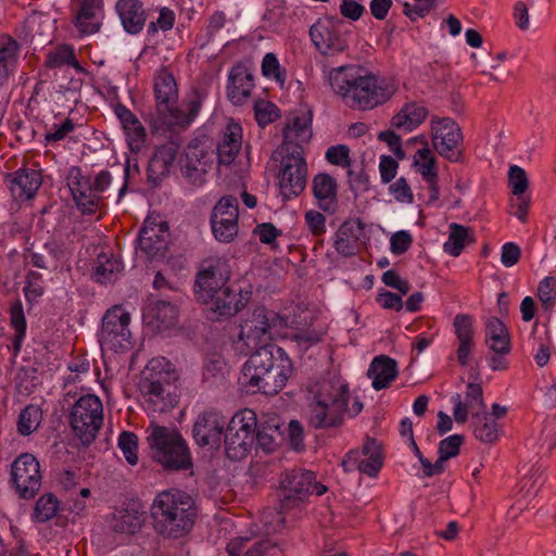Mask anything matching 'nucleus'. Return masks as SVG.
Returning <instances> with one entry per match:
<instances>
[{
    "label": "nucleus",
    "mask_w": 556,
    "mask_h": 556,
    "mask_svg": "<svg viewBox=\"0 0 556 556\" xmlns=\"http://www.w3.org/2000/svg\"><path fill=\"white\" fill-rule=\"evenodd\" d=\"M332 90L352 109L371 110L387 102L395 92L393 81L379 78L355 65L332 68L328 73Z\"/></svg>",
    "instance_id": "obj_1"
},
{
    "label": "nucleus",
    "mask_w": 556,
    "mask_h": 556,
    "mask_svg": "<svg viewBox=\"0 0 556 556\" xmlns=\"http://www.w3.org/2000/svg\"><path fill=\"white\" fill-rule=\"evenodd\" d=\"M292 374V363L276 344L258 346L242 368V383L253 393L277 394Z\"/></svg>",
    "instance_id": "obj_2"
},
{
    "label": "nucleus",
    "mask_w": 556,
    "mask_h": 556,
    "mask_svg": "<svg viewBox=\"0 0 556 556\" xmlns=\"http://www.w3.org/2000/svg\"><path fill=\"white\" fill-rule=\"evenodd\" d=\"M350 388L340 377L324 380L308 405V425L315 429L339 428L345 414L357 416L363 409L362 401L356 396L349 406Z\"/></svg>",
    "instance_id": "obj_3"
},
{
    "label": "nucleus",
    "mask_w": 556,
    "mask_h": 556,
    "mask_svg": "<svg viewBox=\"0 0 556 556\" xmlns=\"http://www.w3.org/2000/svg\"><path fill=\"white\" fill-rule=\"evenodd\" d=\"M327 488L316 481L313 471L294 468L283 472L280 477L278 491L279 509L265 511L263 520L267 532H276L285 525L283 514L299 507L311 494L323 495Z\"/></svg>",
    "instance_id": "obj_4"
},
{
    "label": "nucleus",
    "mask_w": 556,
    "mask_h": 556,
    "mask_svg": "<svg viewBox=\"0 0 556 556\" xmlns=\"http://www.w3.org/2000/svg\"><path fill=\"white\" fill-rule=\"evenodd\" d=\"M177 372L164 357L152 358L146 366L140 391L146 406L153 413H165L178 403Z\"/></svg>",
    "instance_id": "obj_5"
},
{
    "label": "nucleus",
    "mask_w": 556,
    "mask_h": 556,
    "mask_svg": "<svg viewBox=\"0 0 556 556\" xmlns=\"http://www.w3.org/2000/svg\"><path fill=\"white\" fill-rule=\"evenodd\" d=\"M152 514L160 533L174 539L186 535L192 529L197 515L194 501L180 490L159 494Z\"/></svg>",
    "instance_id": "obj_6"
},
{
    "label": "nucleus",
    "mask_w": 556,
    "mask_h": 556,
    "mask_svg": "<svg viewBox=\"0 0 556 556\" xmlns=\"http://www.w3.org/2000/svg\"><path fill=\"white\" fill-rule=\"evenodd\" d=\"M147 432L152 458L166 470H188L192 457L181 433L170 427L151 425Z\"/></svg>",
    "instance_id": "obj_7"
},
{
    "label": "nucleus",
    "mask_w": 556,
    "mask_h": 556,
    "mask_svg": "<svg viewBox=\"0 0 556 556\" xmlns=\"http://www.w3.org/2000/svg\"><path fill=\"white\" fill-rule=\"evenodd\" d=\"M256 425V415L251 409L240 410L232 416L225 432L228 458L240 460L248 456L255 443Z\"/></svg>",
    "instance_id": "obj_8"
},
{
    "label": "nucleus",
    "mask_w": 556,
    "mask_h": 556,
    "mask_svg": "<svg viewBox=\"0 0 556 556\" xmlns=\"http://www.w3.org/2000/svg\"><path fill=\"white\" fill-rule=\"evenodd\" d=\"M103 424V405L93 394L80 396L73 405L70 425L84 445L94 441Z\"/></svg>",
    "instance_id": "obj_9"
},
{
    "label": "nucleus",
    "mask_w": 556,
    "mask_h": 556,
    "mask_svg": "<svg viewBox=\"0 0 556 556\" xmlns=\"http://www.w3.org/2000/svg\"><path fill=\"white\" fill-rule=\"evenodd\" d=\"M130 314L122 306H113L102 318L99 342L102 350L125 352L131 349Z\"/></svg>",
    "instance_id": "obj_10"
},
{
    "label": "nucleus",
    "mask_w": 556,
    "mask_h": 556,
    "mask_svg": "<svg viewBox=\"0 0 556 556\" xmlns=\"http://www.w3.org/2000/svg\"><path fill=\"white\" fill-rule=\"evenodd\" d=\"M283 156L278 175L279 188L285 199L299 195L305 188L307 166L299 144L281 149Z\"/></svg>",
    "instance_id": "obj_11"
},
{
    "label": "nucleus",
    "mask_w": 556,
    "mask_h": 556,
    "mask_svg": "<svg viewBox=\"0 0 556 556\" xmlns=\"http://www.w3.org/2000/svg\"><path fill=\"white\" fill-rule=\"evenodd\" d=\"M350 29L346 22L339 17H324L309 28L315 47L323 54H337L349 47Z\"/></svg>",
    "instance_id": "obj_12"
},
{
    "label": "nucleus",
    "mask_w": 556,
    "mask_h": 556,
    "mask_svg": "<svg viewBox=\"0 0 556 556\" xmlns=\"http://www.w3.org/2000/svg\"><path fill=\"white\" fill-rule=\"evenodd\" d=\"M214 155L215 151L208 138H195L190 141L179 161L180 172L189 184L203 185L205 174L213 165Z\"/></svg>",
    "instance_id": "obj_13"
},
{
    "label": "nucleus",
    "mask_w": 556,
    "mask_h": 556,
    "mask_svg": "<svg viewBox=\"0 0 556 556\" xmlns=\"http://www.w3.org/2000/svg\"><path fill=\"white\" fill-rule=\"evenodd\" d=\"M42 475L38 459L30 453H22L11 465L12 486L23 500L34 498L41 488Z\"/></svg>",
    "instance_id": "obj_14"
},
{
    "label": "nucleus",
    "mask_w": 556,
    "mask_h": 556,
    "mask_svg": "<svg viewBox=\"0 0 556 556\" xmlns=\"http://www.w3.org/2000/svg\"><path fill=\"white\" fill-rule=\"evenodd\" d=\"M431 139L434 150L450 162L462 159L463 134L458 124L450 117H435L431 121Z\"/></svg>",
    "instance_id": "obj_15"
},
{
    "label": "nucleus",
    "mask_w": 556,
    "mask_h": 556,
    "mask_svg": "<svg viewBox=\"0 0 556 556\" xmlns=\"http://www.w3.org/2000/svg\"><path fill=\"white\" fill-rule=\"evenodd\" d=\"M230 278V266L224 258L210 261L197 276L195 292L198 299L205 304L214 300L228 285Z\"/></svg>",
    "instance_id": "obj_16"
},
{
    "label": "nucleus",
    "mask_w": 556,
    "mask_h": 556,
    "mask_svg": "<svg viewBox=\"0 0 556 556\" xmlns=\"http://www.w3.org/2000/svg\"><path fill=\"white\" fill-rule=\"evenodd\" d=\"M281 325L278 314L263 307L256 308L253 317L241 327L240 339L249 349L270 344L274 328Z\"/></svg>",
    "instance_id": "obj_17"
},
{
    "label": "nucleus",
    "mask_w": 556,
    "mask_h": 556,
    "mask_svg": "<svg viewBox=\"0 0 556 556\" xmlns=\"http://www.w3.org/2000/svg\"><path fill=\"white\" fill-rule=\"evenodd\" d=\"M239 205L233 195H225L213 207L211 226L220 242H230L238 233Z\"/></svg>",
    "instance_id": "obj_18"
},
{
    "label": "nucleus",
    "mask_w": 556,
    "mask_h": 556,
    "mask_svg": "<svg viewBox=\"0 0 556 556\" xmlns=\"http://www.w3.org/2000/svg\"><path fill=\"white\" fill-rule=\"evenodd\" d=\"M228 425L227 418L216 410L200 414L193 425V438L200 446L218 448Z\"/></svg>",
    "instance_id": "obj_19"
},
{
    "label": "nucleus",
    "mask_w": 556,
    "mask_h": 556,
    "mask_svg": "<svg viewBox=\"0 0 556 556\" xmlns=\"http://www.w3.org/2000/svg\"><path fill=\"white\" fill-rule=\"evenodd\" d=\"M362 453L365 458L359 459V451L349 452L342 460L344 470L351 471L353 468H357L364 475L376 477L383 465L381 444L377 440L368 438Z\"/></svg>",
    "instance_id": "obj_20"
},
{
    "label": "nucleus",
    "mask_w": 556,
    "mask_h": 556,
    "mask_svg": "<svg viewBox=\"0 0 556 556\" xmlns=\"http://www.w3.org/2000/svg\"><path fill=\"white\" fill-rule=\"evenodd\" d=\"M252 294L249 285H227L208 304L211 309L222 317H230L241 311L250 301Z\"/></svg>",
    "instance_id": "obj_21"
},
{
    "label": "nucleus",
    "mask_w": 556,
    "mask_h": 556,
    "mask_svg": "<svg viewBox=\"0 0 556 556\" xmlns=\"http://www.w3.org/2000/svg\"><path fill=\"white\" fill-rule=\"evenodd\" d=\"M168 226L165 222L146 219L138 237L139 250L149 258L163 255L168 244Z\"/></svg>",
    "instance_id": "obj_22"
},
{
    "label": "nucleus",
    "mask_w": 556,
    "mask_h": 556,
    "mask_svg": "<svg viewBox=\"0 0 556 556\" xmlns=\"http://www.w3.org/2000/svg\"><path fill=\"white\" fill-rule=\"evenodd\" d=\"M77 207L84 214H92L98 208L99 197L93 193L90 177L83 176L79 168L70 172L67 182Z\"/></svg>",
    "instance_id": "obj_23"
},
{
    "label": "nucleus",
    "mask_w": 556,
    "mask_h": 556,
    "mask_svg": "<svg viewBox=\"0 0 556 556\" xmlns=\"http://www.w3.org/2000/svg\"><path fill=\"white\" fill-rule=\"evenodd\" d=\"M185 105L186 109H180L176 106V103H170L168 105V110L156 111L162 118V122L168 127L187 128L191 125L201 110L202 99L200 94H192Z\"/></svg>",
    "instance_id": "obj_24"
},
{
    "label": "nucleus",
    "mask_w": 556,
    "mask_h": 556,
    "mask_svg": "<svg viewBox=\"0 0 556 556\" xmlns=\"http://www.w3.org/2000/svg\"><path fill=\"white\" fill-rule=\"evenodd\" d=\"M451 402L454 405V419L458 424H464L468 419L469 413L483 412L486 408L481 386L472 382L467 384L465 401L462 400L459 393H455L452 395Z\"/></svg>",
    "instance_id": "obj_25"
},
{
    "label": "nucleus",
    "mask_w": 556,
    "mask_h": 556,
    "mask_svg": "<svg viewBox=\"0 0 556 556\" xmlns=\"http://www.w3.org/2000/svg\"><path fill=\"white\" fill-rule=\"evenodd\" d=\"M115 11L124 30L130 35L139 34L148 20V11L139 0H118Z\"/></svg>",
    "instance_id": "obj_26"
},
{
    "label": "nucleus",
    "mask_w": 556,
    "mask_h": 556,
    "mask_svg": "<svg viewBox=\"0 0 556 556\" xmlns=\"http://www.w3.org/2000/svg\"><path fill=\"white\" fill-rule=\"evenodd\" d=\"M414 141H420L424 148L417 150L414 155L413 165L417 172L421 175L422 179L429 184L431 191V199L439 198L438 188V172L435 168L437 160L431 150L428 148V141L424 136H419L413 139Z\"/></svg>",
    "instance_id": "obj_27"
},
{
    "label": "nucleus",
    "mask_w": 556,
    "mask_h": 556,
    "mask_svg": "<svg viewBox=\"0 0 556 556\" xmlns=\"http://www.w3.org/2000/svg\"><path fill=\"white\" fill-rule=\"evenodd\" d=\"M364 227V223L358 218L345 220L334 236L336 251L345 257L355 255L358 251V241Z\"/></svg>",
    "instance_id": "obj_28"
},
{
    "label": "nucleus",
    "mask_w": 556,
    "mask_h": 556,
    "mask_svg": "<svg viewBox=\"0 0 556 556\" xmlns=\"http://www.w3.org/2000/svg\"><path fill=\"white\" fill-rule=\"evenodd\" d=\"M13 198L16 200L31 199L41 186V175L31 168H20L8 178Z\"/></svg>",
    "instance_id": "obj_29"
},
{
    "label": "nucleus",
    "mask_w": 556,
    "mask_h": 556,
    "mask_svg": "<svg viewBox=\"0 0 556 556\" xmlns=\"http://www.w3.org/2000/svg\"><path fill=\"white\" fill-rule=\"evenodd\" d=\"M115 114L123 126L131 152L140 151L147 138L146 128L141 122L123 104L115 106Z\"/></svg>",
    "instance_id": "obj_30"
},
{
    "label": "nucleus",
    "mask_w": 556,
    "mask_h": 556,
    "mask_svg": "<svg viewBox=\"0 0 556 556\" xmlns=\"http://www.w3.org/2000/svg\"><path fill=\"white\" fill-rule=\"evenodd\" d=\"M228 98L241 105L251 96L254 88L253 75L244 65H236L229 73Z\"/></svg>",
    "instance_id": "obj_31"
},
{
    "label": "nucleus",
    "mask_w": 556,
    "mask_h": 556,
    "mask_svg": "<svg viewBox=\"0 0 556 556\" xmlns=\"http://www.w3.org/2000/svg\"><path fill=\"white\" fill-rule=\"evenodd\" d=\"M143 522L144 511L138 503L132 502L113 514L111 528L117 533L134 534L140 530Z\"/></svg>",
    "instance_id": "obj_32"
},
{
    "label": "nucleus",
    "mask_w": 556,
    "mask_h": 556,
    "mask_svg": "<svg viewBox=\"0 0 556 556\" xmlns=\"http://www.w3.org/2000/svg\"><path fill=\"white\" fill-rule=\"evenodd\" d=\"M242 147V127L229 122L220 142L217 144V161L219 165H230Z\"/></svg>",
    "instance_id": "obj_33"
},
{
    "label": "nucleus",
    "mask_w": 556,
    "mask_h": 556,
    "mask_svg": "<svg viewBox=\"0 0 556 556\" xmlns=\"http://www.w3.org/2000/svg\"><path fill=\"white\" fill-rule=\"evenodd\" d=\"M177 152V147L174 143L163 144L155 149L148 166L149 181L155 186L169 173Z\"/></svg>",
    "instance_id": "obj_34"
},
{
    "label": "nucleus",
    "mask_w": 556,
    "mask_h": 556,
    "mask_svg": "<svg viewBox=\"0 0 556 556\" xmlns=\"http://www.w3.org/2000/svg\"><path fill=\"white\" fill-rule=\"evenodd\" d=\"M397 374V363L387 355L376 356L367 371V376L372 380V388L377 391L388 388Z\"/></svg>",
    "instance_id": "obj_35"
},
{
    "label": "nucleus",
    "mask_w": 556,
    "mask_h": 556,
    "mask_svg": "<svg viewBox=\"0 0 556 556\" xmlns=\"http://www.w3.org/2000/svg\"><path fill=\"white\" fill-rule=\"evenodd\" d=\"M154 94L156 110H168L170 103H176L178 89L174 76L164 67L156 71L154 76Z\"/></svg>",
    "instance_id": "obj_36"
},
{
    "label": "nucleus",
    "mask_w": 556,
    "mask_h": 556,
    "mask_svg": "<svg viewBox=\"0 0 556 556\" xmlns=\"http://www.w3.org/2000/svg\"><path fill=\"white\" fill-rule=\"evenodd\" d=\"M102 0H83L76 14L75 26L83 35H91L101 25Z\"/></svg>",
    "instance_id": "obj_37"
},
{
    "label": "nucleus",
    "mask_w": 556,
    "mask_h": 556,
    "mask_svg": "<svg viewBox=\"0 0 556 556\" xmlns=\"http://www.w3.org/2000/svg\"><path fill=\"white\" fill-rule=\"evenodd\" d=\"M313 193L320 210L333 213L337 208V184L328 174H317L313 179Z\"/></svg>",
    "instance_id": "obj_38"
},
{
    "label": "nucleus",
    "mask_w": 556,
    "mask_h": 556,
    "mask_svg": "<svg viewBox=\"0 0 556 556\" xmlns=\"http://www.w3.org/2000/svg\"><path fill=\"white\" fill-rule=\"evenodd\" d=\"M428 115V110L415 102H409L392 117L391 125L399 131L410 132L424 123Z\"/></svg>",
    "instance_id": "obj_39"
},
{
    "label": "nucleus",
    "mask_w": 556,
    "mask_h": 556,
    "mask_svg": "<svg viewBox=\"0 0 556 556\" xmlns=\"http://www.w3.org/2000/svg\"><path fill=\"white\" fill-rule=\"evenodd\" d=\"M248 538H235L227 544L228 556H273L278 547L269 541H260L248 546Z\"/></svg>",
    "instance_id": "obj_40"
},
{
    "label": "nucleus",
    "mask_w": 556,
    "mask_h": 556,
    "mask_svg": "<svg viewBox=\"0 0 556 556\" xmlns=\"http://www.w3.org/2000/svg\"><path fill=\"white\" fill-rule=\"evenodd\" d=\"M312 137L311 117L306 114L293 116L283 130V144L281 149L307 142Z\"/></svg>",
    "instance_id": "obj_41"
},
{
    "label": "nucleus",
    "mask_w": 556,
    "mask_h": 556,
    "mask_svg": "<svg viewBox=\"0 0 556 556\" xmlns=\"http://www.w3.org/2000/svg\"><path fill=\"white\" fill-rule=\"evenodd\" d=\"M485 344L496 354H508L510 352L508 330L497 317H491L486 323Z\"/></svg>",
    "instance_id": "obj_42"
},
{
    "label": "nucleus",
    "mask_w": 556,
    "mask_h": 556,
    "mask_svg": "<svg viewBox=\"0 0 556 556\" xmlns=\"http://www.w3.org/2000/svg\"><path fill=\"white\" fill-rule=\"evenodd\" d=\"M450 232L447 241L443 244V250L452 256H458L464 248L473 242L472 230L469 227L452 223L448 226Z\"/></svg>",
    "instance_id": "obj_43"
},
{
    "label": "nucleus",
    "mask_w": 556,
    "mask_h": 556,
    "mask_svg": "<svg viewBox=\"0 0 556 556\" xmlns=\"http://www.w3.org/2000/svg\"><path fill=\"white\" fill-rule=\"evenodd\" d=\"M475 437L483 443H493L498 439V425L485 410L472 412Z\"/></svg>",
    "instance_id": "obj_44"
},
{
    "label": "nucleus",
    "mask_w": 556,
    "mask_h": 556,
    "mask_svg": "<svg viewBox=\"0 0 556 556\" xmlns=\"http://www.w3.org/2000/svg\"><path fill=\"white\" fill-rule=\"evenodd\" d=\"M17 42L11 38L0 40V88L4 86L14 71L17 60Z\"/></svg>",
    "instance_id": "obj_45"
},
{
    "label": "nucleus",
    "mask_w": 556,
    "mask_h": 556,
    "mask_svg": "<svg viewBox=\"0 0 556 556\" xmlns=\"http://www.w3.org/2000/svg\"><path fill=\"white\" fill-rule=\"evenodd\" d=\"M123 265L115 257H109L106 254H100L94 267V279L100 283H109L116 279L122 271Z\"/></svg>",
    "instance_id": "obj_46"
},
{
    "label": "nucleus",
    "mask_w": 556,
    "mask_h": 556,
    "mask_svg": "<svg viewBox=\"0 0 556 556\" xmlns=\"http://www.w3.org/2000/svg\"><path fill=\"white\" fill-rule=\"evenodd\" d=\"M45 64L50 68H58L68 65L79 72H83V67L79 65L76 59L75 51L70 46H60L54 50L49 51L47 53Z\"/></svg>",
    "instance_id": "obj_47"
},
{
    "label": "nucleus",
    "mask_w": 556,
    "mask_h": 556,
    "mask_svg": "<svg viewBox=\"0 0 556 556\" xmlns=\"http://www.w3.org/2000/svg\"><path fill=\"white\" fill-rule=\"evenodd\" d=\"M10 321L11 326L15 330L13 339V348L15 352H18L22 346V342L26 336V318L24 315L23 304L20 300L15 301L10 308Z\"/></svg>",
    "instance_id": "obj_48"
},
{
    "label": "nucleus",
    "mask_w": 556,
    "mask_h": 556,
    "mask_svg": "<svg viewBox=\"0 0 556 556\" xmlns=\"http://www.w3.org/2000/svg\"><path fill=\"white\" fill-rule=\"evenodd\" d=\"M152 318L157 323V328L167 329L177 321L178 312L175 305L166 301H157L151 309Z\"/></svg>",
    "instance_id": "obj_49"
},
{
    "label": "nucleus",
    "mask_w": 556,
    "mask_h": 556,
    "mask_svg": "<svg viewBox=\"0 0 556 556\" xmlns=\"http://www.w3.org/2000/svg\"><path fill=\"white\" fill-rule=\"evenodd\" d=\"M42 412L36 405L26 406L18 416L17 430L22 435L33 433L39 427Z\"/></svg>",
    "instance_id": "obj_50"
},
{
    "label": "nucleus",
    "mask_w": 556,
    "mask_h": 556,
    "mask_svg": "<svg viewBox=\"0 0 556 556\" xmlns=\"http://www.w3.org/2000/svg\"><path fill=\"white\" fill-rule=\"evenodd\" d=\"M58 508V498L51 493L43 494L35 505L34 518L36 521L46 522L55 516Z\"/></svg>",
    "instance_id": "obj_51"
},
{
    "label": "nucleus",
    "mask_w": 556,
    "mask_h": 556,
    "mask_svg": "<svg viewBox=\"0 0 556 556\" xmlns=\"http://www.w3.org/2000/svg\"><path fill=\"white\" fill-rule=\"evenodd\" d=\"M538 296L542 308L552 312L556 303V278L545 277L538 286Z\"/></svg>",
    "instance_id": "obj_52"
},
{
    "label": "nucleus",
    "mask_w": 556,
    "mask_h": 556,
    "mask_svg": "<svg viewBox=\"0 0 556 556\" xmlns=\"http://www.w3.org/2000/svg\"><path fill=\"white\" fill-rule=\"evenodd\" d=\"M118 447L129 465L138 463V438L135 433L124 431L118 438Z\"/></svg>",
    "instance_id": "obj_53"
},
{
    "label": "nucleus",
    "mask_w": 556,
    "mask_h": 556,
    "mask_svg": "<svg viewBox=\"0 0 556 556\" xmlns=\"http://www.w3.org/2000/svg\"><path fill=\"white\" fill-rule=\"evenodd\" d=\"M278 108L274 103L267 101H258L254 106L255 119L261 127H265L278 118Z\"/></svg>",
    "instance_id": "obj_54"
},
{
    "label": "nucleus",
    "mask_w": 556,
    "mask_h": 556,
    "mask_svg": "<svg viewBox=\"0 0 556 556\" xmlns=\"http://www.w3.org/2000/svg\"><path fill=\"white\" fill-rule=\"evenodd\" d=\"M280 435L278 427L274 430L271 428L255 430V445L266 453L273 452L278 445L277 438Z\"/></svg>",
    "instance_id": "obj_55"
},
{
    "label": "nucleus",
    "mask_w": 556,
    "mask_h": 556,
    "mask_svg": "<svg viewBox=\"0 0 556 556\" xmlns=\"http://www.w3.org/2000/svg\"><path fill=\"white\" fill-rule=\"evenodd\" d=\"M453 325L459 342H472L473 329L471 316L458 314L455 316Z\"/></svg>",
    "instance_id": "obj_56"
},
{
    "label": "nucleus",
    "mask_w": 556,
    "mask_h": 556,
    "mask_svg": "<svg viewBox=\"0 0 556 556\" xmlns=\"http://www.w3.org/2000/svg\"><path fill=\"white\" fill-rule=\"evenodd\" d=\"M508 178L511 192L517 197L522 195L529 186L526 172L521 167L513 165L509 168Z\"/></svg>",
    "instance_id": "obj_57"
},
{
    "label": "nucleus",
    "mask_w": 556,
    "mask_h": 556,
    "mask_svg": "<svg viewBox=\"0 0 556 556\" xmlns=\"http://www.w3.org/2000/svg\"><path fill=\"white\" fill-rule=\"evenodd\" d=\"M463 442L464 437L460 434H453L443 439L439 443V455H442L443 459L456 457L459 454Z\"/></svg>",
    "instance_id": "obj_58"
},
{
    "label": "nucleus",
    "mask_w": 556,
    "mask_h": 556,
    "mask_svg": "<svg viewBox=\"0 0 556 556\" xmlns=\"http://www.w3.org/2000/svg\"><path fill=\"white\" fill-rule=\"evenodd\" d=\"M389 192L397 202L410 204L414 201L413 191L404 177H400L389 187Z\"/></svg>",
    "instance_id": "obj_59"
},
{
    "label": "nucleus",
    "mask_w": 556,
    "mask_h": 556,
    "mask_svg": "<svg viewBox=\"0 0 556 556\" xmlns=\"http://www.w3.org/2000/svg\"><path fill=\"white\" fill-rule=\"evenodd\" d=\"M175 23V14L172 10L167 8H162L160 11V15L156 22H150L148 25V34L154 35L162 29L163 31H167L173 28Z\"/></svg>",
    "instance_id": "obj_60"
},
{
    "label": "nucleus",
    "mask_w": 556,
    "mask_h": 556,
    "mask_svg": "<svg viewBox=\"0 0 556 556\" xmlns=\"http://www.w3.org/2000/svg\"><path fill=\"white\" fill-rule=\"evenodd\" d=\"M412 243V235L406 230H400L392 235L390 250L395 255H402L410 248Z\"/></svg>",
    "instance_id": "obj_61"
},
{
    "label": "nucleus",
    "mask_w": 556,
    "mask_h": 556,
    "mask_svg": "<svg viewBox=\"0 0 556 556\" xmlns=\"http://www.w3.org/2000/svg\"><path fill=\"white\" fill-rule=\"evenodd\" d=\"M262 73L265 77L275 78L277 81H283L285 76L280 72V64L274 53H266L262 62Z\"/></svg>",
    "instance_id": "obj_62"
},
{
    "label": "nucleus",
    "mask_w": 556,
    "mask_h": 556,
    "mask_svg": "<svg viewBox=\"0 0 556 556\" xmlns=\"http://www.w3.org/2000/svg\"><path fill=\"white\" fill-rule=\"evenodd\" d=\"M349 152L350 151L346 146H333L327 150L326 159L331 164L346 167L350 165Z\"/></svg>",
    "instance_id": "obj_63"
},
{
    "label": "nucleus",
    "mask_w": 556,
    "mask_h": 556,
    "mask_svg": "<svg viewBox=\"0 0 556 556\" xmlns=\"http://www.w3.org/2000/svg\"><path fill=\"white\" fill-rule=\"evenodd\" d=\"M304 218L314 236H320L326 232V218L321 213L311 210L305 213Z\"/></svg>",
    "instance_id": "obj_64"
}]
</instances>
